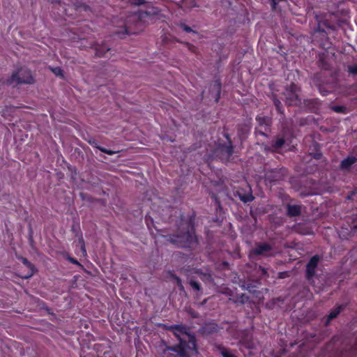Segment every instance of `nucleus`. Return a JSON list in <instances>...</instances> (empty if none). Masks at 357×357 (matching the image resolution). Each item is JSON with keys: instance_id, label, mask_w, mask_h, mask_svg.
<instances>
[{"instance_id": "obj_11", "label": "nucleus", "mask_w": 357, "mask_h": 357, "mask_svg": "<svg viewBox=\"0 0 357 357\" xmlns=\"http://www.w3.org/2000/svg\"><path fill=\"white\" fill-rule=\"evenodd\" d=\"M324 28L334 30L335 26L331 25L327 20L318 21L317 27L315 29V33H319L323 38L328 39V33L326 31Z\"/></svg>"}, {"instance_id": "obj_5", "label": "nucleus", "mask_w": 357, "mask_h": 357, "mask_svg": "<svg viewBox=\"0 0 357 357\" xmlns=\"http://www.w3.org/2000/svg\"><path fill=\"white\" fill-rule=\"evenodd\" d=\"M293 132H282L278 136L273 139L271 143V149L273 152L280 153V151L285 146H289L292 143V139L294 138Z\"/></svg>"}, {"instance_id": "obj_39", "label": "nucleus", "mask_w": 357, "mask_h": 357, "mask_svg": "<svg viewBox=\"0 0 357 357\" xmlns=\"http://www.w3.org/2000/svg\"><path fill=\"white\" fill-rule=\"evenodd\" d=\"M52 71L56 75H61L63 73L62 69L59 67H56L52 69Z\"/></svg>"}, {"instance_id": "obj_44", "label": "nucleus", "mask_w": 357, "mask_h": 357, "mask_svg": "<svg viewBox=\"0 0 357 357\" xmlns=\"http://www.w3.org/2000/svg\"><path fill=\"white\" fill-rule=\"evenodd\" d=\"M29 242H30L31 245H32V243L33 242V237L31 235H30V236H29Z\"/></svg>"}, {"instance_id": "obj_15", "label": "nucleus", "mask_w": 357, "mask_h": 357, "mask_svg": "<svg viewBox=\"0 0 357 357\" xmlns=\"http://www.w3.org/2000/svg\"><path fill=\"white\" fill-rule=\"evenodd\" d=\"M218 326L217 324L213 322H208L204 324L202 328L201 331L204 335H211L218 331Z\"/></svg>"}, {"instance_id": "obj_17", "label": "nucleus", "mask_w": 357, "mask_h": 357, "mask_svg": "<svg viewBox=\"0 0 357 357\" xmlns=\"http://www.w3.org/2000/svg\"><path fill=\"white\" fill-rule=\"evenodd\" d=\"M18 259H21L23 264L25 265L29 270V273L24 276H22V278L25 279L31 278L36 271L35 266L31 264L26 258L20 257H18Z\"/></svg>"}, {"instance_id": "obj_2", "label": "nucleus", "mask_w": 357, "mask_h": 357, "mask_svg": "<svg viewBox=\"0 0 357 357\" xmlns=\"http://www.w3.org/2000/svg\"><path fill=\"white\" fill-rule=\"evenodd\" d=\"M172 331L179 341V343L172 348L180 357H190L197 355L198 351L196 339L189 333V328L185 325H172L168 328Z\"/></svg>"}, {"instance_id": "obj_34", "label": "nucleus", "mask_w": 357, "mask_h": 357, "mask_svg": "<svg viewBox=\"0 0 357 357\" xmlns=\"http://www.w3.org/2000/svg\"><path fill=\"white\" fill-rule=\"evenodd\" d=\"M211 197L213 199V201L215 202L217 208L219 209H221V208H222L221 203H220V201L219 200V198L218 197V196L215 194L213 193L211 195Z\"/></svg>"}, {"instance_id": "obj_14", "label": "nucleus", "mask_w": 357, "mask_h": 357, "mask_svg": "<svg viewBox=\"0 0 357 357\" xmlns=\"http://www.w3.org/2000/svg\"><path fill=\"white\" fill-rule=\"evenodd\" d=\"M356 162L357 158L356 156H348L341 161L340 164V169L343 171L350 170L352 165H354Z\"/></svg>"}, {"instance_id": "obj_9", "label": "nucleus", "mask_w": 357, "mask_h": 357, "mask_svg": "<svg viewBox=\"0 0 357 357\" xmlns=\"http://www.w3.org/2000/svg\"><path fill=\"white\" fill-rule=\"evenodd\" d=\"M282 169H273L265 172L264 178L266 183L271 185H275L276 182L282 179Z\"/></svg>"}, {"instance_id": "obj_45", "label": "nucleus", "mask_w": 357, "mask_h": 357, "mask_svg": "<svg viewBox=\"0 0 357 357\" xmlns=\"http://www.w3.org/2000/svg\"><path fill=\"white\" fill-rule=\"evenodd\" d=\"M354 231H355L356 229H357V225L354 227Z\"/></svg>"}, {"instance_id": "obj_40", "label": "nucleus", "mask_w": 357, "mask_h": 357, "mask_svg": "<svg viewBox=\"0 0 357 357\" xmlns=\"http://www.w3.org/2000/svg\"><path fill=\"white\" fill-rule=\"evenodd\" d=\"M224 137L226 138V139L227 141V144H230V143H232V141H231V139L230 137V135L228 133L225 132L224 133Z\"/></svg>"}, {"instance_id": "obj_20", "label": "nucleus", "mask_w": 357, "mask_h": 357, "mask_svg": "<svg viewBox=\"0 0 357 357\" xmlns=\"http://www.w3.org/2000/svg\"><path fill=\"white\" fill-rule=\"evenodd\" d=\"M89 144L94 148H96L98 149V150H100L101 152L102 153H107L109 155H112L116 153V151H112V150H109V149H107L104 147H102V146H100L98 145V142L96 140H93V141H89Z\"/></svg>"}, {"instance_id": "obj_37", "label": "nucleus", "mask_w": 357, "mask_h": 357, "mask_svg": "<svg viewBox=\"0 0 357 357\" xmlns=\"http://www.w3.org/2000/svg\"><path fill=\"white\" fill-rule=\"evenodd\" d=\"M180 27L183 30L185 31V32L187 33H190L191 31H192V29L191 27H190L189 26L186 25L185 24H180Z\"/></svg>"}, {"instance_id": "obj_26", "label": "nucleus", "mask_w": 357, "mask_h": 357, "mask_svg": "<svg viewBox=\"0 0 357 357\" xmlns=\"http://www.w3.org/2000/svg\"><path fill=\"white\" fill-rule=\"evenodd\" d=\"M170 278L175 280L176 285L180 291H184V287L183 285L181 279L173 273H169Z\"/></svg>"}, {"instance_id": "obj_18", "label": "nucleus", "mask_w": 357, "mask_h": 357, "mask_svg": "<svg viewBox=\"0 0 357 357\" xmlns=\"http://www.w3.org/2000/svg\"><path fill=\"white\" fill-rule=\"evenodd\" d=\"M271 100L273 102V104L276 108L277 112L282 116H284V109L282 106L281 101L278 98L277 95L275 93H272Z\"/></svg>"}, {"instance_id": "obj_33", "label": "nucleus", "mask_w": 357, "mask_h": 357, "mask_svg": "<svg viewBox=\"0 0 357 357\" xmlns=\"http://www.w3.org/2000/svg\"><path fill=\"white\" fill-rule=\"evenodd\" d=\"M66 259L73 264L77 265L79 266H82V265L77 261V259L70 255L67 256Z\"/></svg>"}, {"instance_id": "obj_22", "label": "nucleus", "mask_w": 357, "mask_h": 357, "mask_svg": "<svg viewBox=\"0 0 357 357\" xmlns=\"http://www.w3.org/2000/svg\"><path fill=\"white\" fill-rule=\"evenodd\" d=\"M241 342L245 345V347L246 348H248V349L253 348V342L252 341V337L249 333H245V337H242Z\"/></svg>"}, {"instance_id": "obj_41", "label": "nucleus", "mask_w": 357, "mask_h": 357, "mask_svg": "<svg viewBox=\"0 0 357 357\" xmlns=\"http://www.w3.org/2000/svg\"><path fill=\"white\" fill-rule=\"evenodd\" d=\"M248 291H249L250 292H254L255 291L252 289L253 287L250 284H247V287H245Z\"/></svg>"}, {"instance_id": "obj_3", "label": "nucleus", "mask_w": 357, "mask_h": 357, "mask_svg": "<svg viewBox=\"0 0 357 357\" xmlns=\"http://www.w3.org/2000/svg\"><path fill=\"white\" fill-rule=\"evenodd\" d=\"M34 82V78L32 76L30 70L22 68L17 72L13 75L6 80L8 85L17 86L20 84H31Z\"/></svg>"}, {"instance_id": "obj_13", "label": "nucleus", "mask_w": 357, "mask_h": 357, "mask_svg": "<svg viewBox=\"0 0 357 357\" xmlns=\"http://www.w3.org/2000/svg\"><path fill=\"white\" fill-rule=\"evenodd\" d=\"M344 306L343 305H340L336 307L333 308L326 318V320L324 321V326H328L331 324V321L337 318V316L340 314V312L344 310Z\"/></svg>"}, {"instance_id": "obj_10", "label": "nucleus", "mask_w": 357, "mask_h": 357, "mask_svg": "<svg viewBox=\"0 0 357 357\" xmlns=\"http://www.w3.org/2000/svg\"><path fill=\"white\" fill-rule=\"evenodd\" d=\"M271 245L266 243H258L256 244L255 248L252 250V253L257 256L266 255L267 253L272 250Z\"/></svg>"}, {"instance_id": "obj_21", "label": "nucleus", "mask_w": 357, "mask_h": 357, "mask_svg": "<svg viewBox=\"0 0 357 357\" xmlns=\"http://www.w3.org/2000/svg\"><path fill=\"white\" fill-rule=\"evenodd\" d=\"M310 155L316 160H320L323 157V154L318 143L316 142L314 144V151H312Z\"/></svg>"}, {"instance_id": "obj_31", "label": "nucleus", "mask_w": 357, "mask_h": 357, "mask_svg": "<svg viewBox=\"0 0 357 357\" xmlns=\"http://www.w3.org/2000/svg\"><path fill=\"white\" fill-rule=\"evenodd\" d=\"M332 110L337 113H344L346 110V108L344 106L335 105L332 107Z\"/></svg>"}, {"instance_id": "obj_32", "label": "nucleus", "mask_w": 357, "mask_h": 357, "mask_svg": "<svg viewBox=\"0 0 357 357\" xmlns=\"http://www.w3.org/2000/svg\"><path fill=\"white\" fill-rule=\"evenodd\" d=\"M337 357H354V354L350 351H342Z\"/></svg>"}, {"instance_id": "obj_1", "label": "nucleus", "mask_w": 357, "mask_h": 357, "mask_svg": "<svg viewBox=\"0 0 357 357\" xmlns=\"http://www.w3.org/2000/svg\"><path fill=\"white\" fill-rule=\"evenodd\" d=\"M195 217L194 211L188 217L181 214L175 234L169 235L167 241L180 248H190L197 245L198 241L195 228Z\"/></svg>"}, {"instance_id": "obj_19", "label": "nucleus", "mask_w": 357, "mask_h": 357, "mask_svg": "<svg viewBox=\"0 0 357 357\" xmlns=\"http://www.w3.org/2000/svg\"><path fill=\"white\" fill-rule=\"evenodd\" d=\"M95 50H96V56L97 57H103V56H106V54L107 53V52H109L110 50V48L108 47V46L106 45L105 44H102L101 45H97L95 47Z\"/></svg>"}, {"instance_id": "obj_38", "label": "nucleus", "mask_w": 357, "mask_h": 357, "mask_svg": "<svg viewBox=\"0 0 357 357\" xmlns=\"http://www.w3.org/2000/svg\"><path fill=\"white\" fill-rule=\"evenodd\" d=\"M305 356V353H303L301 349H299V351L297 353H291L289 357H304Z\"/></svg>"}, {"instance_id": "obj_36", "label": "nucleus", "mask_w": 357, "mask_h": 357, "mask_svg": "<svg viewBox=\"0 0 357 357\" xmlns=\"http://www.w3.org/2000/svg\"><path fill=\"white\" fill-rule=\"evenodd\" d=\"M79 243L81 245V251H82L83 255H84V256L86 255V249H85V244H84V239L82 238H81L79 240Z\"/></svg>"}, {"instance_id": "obj_23", "label": "nucleus", "mask_w": 357, "mask_h": 357, "mask_svg": "<svg viewBox=\"0 0 357 357\" xmlns=\"http://www.w3.org/2000/svg\"><path fill=\"white\" fill-rule=\"evenodd\" d=\"M249 301V296L245 294L237 295L234 300V303L236 304H245Z\"/></svg>"}, {"instance_id": "obj_43", "label": "nucleus", "mask_w": 357, "mask_h": 357, "mask_svg": "<svg viewBox=\"0 0 357 357\" xmlns=\"http://www.w3.org/2000/svg\"><path fill=\"white\" fill-rule=\"evenodd\" d=\"M260 269L261 270V273L264 275H266L267 274V271H266V269L264 267L260 266Z\"/></svg>"}, {"instance_id": "obj_8", "label": "nucleus", "mask_w": 357, "mask_h": 357, "mask_svg": "<svg viewBox=\"0 0 357 357\" xmlns=\"http://www.w3.org/2000/svg\"><path fill=\"white\" fill-rule=\"evenodd\" d=\"M320 260V256L319 255H314L310 259L307 264H306L305 278L308 281L312 280L314 278L316 275V270L318 267Z\"/></svg>"}, {"instance_id": "obj_6", "label": "nucleus", "mask_w": 357, "mask_h": 357, "mask_svg": "<svg viewBox=\"0 0 357 357\" xmlns=\"http://www.w3.org/2000/svg\"><path fill=\"white\" fill-rule=\"evenodd\" d=\"M234 148L233 143L229 144L219 142L213 151V157L222 161H228L234 153Z\"/></svg>"}, {"instance_id": "obj_35", "label": "nucleus", "mask_w": 357, "mask_h": 357, "mask_svg": "<svg viewBox=\"0 0 357 357\" xmlns=\"http://www.w3.org/2000/svg\"><path fill=\"white\" fill-rule=\"evenodd\" d=\"M201 279L204 282H211L213 280L212 276L209 273H203Z\"/></svg>"}, {"instance_id": "obj_42", "label": "nucleus", "mask_w": 357, "mask_h": 357, "mask_svg": "<svg viewBox=\"0 0 357 357\" xmlns=\"http://www.w3.org/2000/svg\"><path fill=\"white\" fill-rule=\"evenodd\" d=\"M52 3L61 4V0H48Z\"/></svg>"}, {"instance_id": "obj_25", "label": "nucleus", "mask_w": 357, "mask_h": 357, "mask_svg": "<svg viewBox=\"0 0 357 357\" xmlns=\"http://www.w3.org/2000/svg\"><path fill=\"white\" fill-rule=\"evenodd\" d=\"M214 88L216 90V95L215 98V102H218L220 98L222 84L220 80H216L214 84Z\"/></svg>"}, {"instance_id": "obj_27", "label": "nucleus", "mask_w": 357, "mask_h": 357, "mask_svg": "<svg viewBox=\"0 0 357 357\" xmlns=\"http://www.w3.org/2000/svg\"><path fill=\"white\" fill-rule=\"evenodd\" d=\"M282 301V300L280 298H273L266 304V307L269 310H273L275 305L276 302Z\"/></svg>"}, {"instance_id": "obj_29", "label": "nucleus", "mask_w": 357, "mask_h": 357, "mask_svg": "<svg viewBox=\"0 0 357 357\" xmlns=\"http://www.w3.org/2000/svg\"><path fill=\"white\" fill-rule=\"evenodd\" d=\"M347 71L349 74L354 76H357V63L349 66Z\"/></svg>"}, {"instance_id": "obj_4", "label": "nucleus", "mask_w": 357, "mask_h": 357, "mask_svg": "<svg viewBox=\"0 0 357 357\" xmlns=\"http://www.w3.org/2000/svg\"><path fill=\"white\" fill-rule=\"evenodd\" d=\"M300 91V87L294 84L291 83L289 86H287L284 91L282 93V97L281 98L287 106H297L301 103V98L298 96V92Z\"/></svg>"}, {"instance_id": "obj_16", "label": "nucleus", "mask_w": 357, "mask_h": 357, "mask_svg": "<svg viewBox=\"0 0 357 357\" xmlns=\"http://www.w3.org/2000/svg\"><path fill=\"white\" fill-rule=\"evenodd\" d=\"M301 213V206L297 204L287 205V215L289 218L299 216Z\"/></svg>"}, {"instance_id": "obj_28", "label": "nucleus", "mask_w": 357, "mask_h": 357, "mask_svg": "<svg viewBox=\"0 0 357 357\" xmlns=\"http://www.w3.org/2000/svg\"><path fill=\"white\" fill-rule=\"evenodd\" d=\"M222 357H237L235 354L231 353L228 349L222 347L220 349Z\"/></svg>"}, {"instance_id": "obj_12", "label": "nucleus", "mask_w": 357, "mask_h": 357, "mask_svg": "<svg viewBox=\"0 0 357 357\" xmlns=\"http://www.w3.org/2000/svg\"><path fill=\"white\" fill-rule=\"evenodd\" d=\"M235 195L238 196L239 199L244 203L251 202L255 199L250 188H249L247 191L244 190L243 189L238 190Z\"/></svg>"}, {"instance_id": "obj_7", "label": "nucleus", "mask_w": 357, "mask_h": 357, "mask_svg": "<svg viewBox=\"0 0 357 357\" xmlns=\"http://www.w3.org/2000/svg\"><path fill=\"white\" fill-rule=\"evenodd\" d=\"M255 119L257 123V126L255 128V133L267 137V133L270 132L272 125L271 119L264 115H257Z\"/></svg>"}, {"instance_id": "obj_30", "label": "nucleus", "mask_w": 357, "mask_h": 357, "mask_svg": "<svg viewBox=\"0 0 357 357\" xmlns=\"http://www.w3.org/2000/svg\"><path fill=\"white\" fill-rule=\"evenodd\" d=\"M188 283L193 289L198 291L201 290V285L197 281L190 280Z\"/></svg>"}, {"instance_id": "obj_24", "label": "nucleus", "mask_w": 357, "mask_h": 357, "mask_svg": "<svg viewBox=\"0 0 357 357\" xmlns=\"http://www.w3.org/2000/svg\"><path fill=\"white\" fill-rule=\"evenodd\" d=\"M318 66L319 68L324 70L329 69V64L328 61L326 60L324 55H320L318 60Z\"/></svg>"}]
</instances>
